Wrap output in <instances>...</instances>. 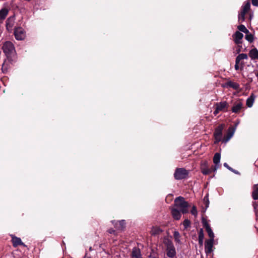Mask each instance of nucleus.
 Here are the masks:
<instances>
[{"instance_id":"f257e3e1","label":"nucleus","mask_w":258,"mask_h":258,"mask_svg":"<svg viewBox=\"0 0 258 258\" xmlns=\"http://www.w3.org/2000/svg\"><path fill=\"white\" fill-rule=\"evenodd\" d=\"M224 128V125L220 124L218 125L215 129L214 132L215 139L217 142L221 141L223 143H227L233 136L235 131V127L233 126L230 127L228 128V132L226 135H225L223 139H222V131Z\"/></svg>"},{"instance_id":"f03ea898","label":"nucleus","mask_w":258,"mask_h":258,"mask_svg":"<svg viewBox=\"0 0 258 258\" xmlns=\"http://www.w3.org/2000/svg\"><path fill=\"white\" fill-rule=\"evenodd\" d=\"M3 50L7 59L12 63L16 60V50L14 44L11 41H6L3 46Z\"/></svg>"},{"instance_id":"7ed1b4c3","label":"nucleus","mask_w":258,"mask_h":258,"mask_svg":"<svg viewBox=\"0 0 258 258\" xmlns=\"http://www.w3.org/2000/svg\"><path fill=\"white\" fill-rule=\"evenodd\" d=\"M175 206L178 208L183 214L188 213V203L184 200L183 197H179L175 200Z\"/></svg>"},{"instance_id":"20e7f679","label":"nucleus","mask_w":258,"mask_h":258,"mask_svg":"<svg viewBox=\"0 0 258 258\" xmlns=\"http://www.w3.org/2000/svg\"><path fill=\"white\" fill-rule=\"evenodd\" d=\"M188 174V172L184 168H177L174 172V178L177 180H181L185 178Z\"/></svg>"},{"instance_id":"39448f33","label":"nucleus","mask_w":258,"mask_h":258,"mask_svg":"<svg viewBox=\"0 0 258 258\" xmlns=\"http://www.w3.org/2000/svg\"><path fill=\"white\" fill-rule=\"evenodd\" d=\"M215 110L213 114L216 116L220 111H225L228 107V103L226 101L216 103L215 105Z\"/></svg>"},{"instance_id":"423d86ee","label":"nucleus","mask_w":258,"mask_h":258,"mask_svg":"<svg viewBox=\"0 0 258 258\" xmlns=\"http://www.w3.org/2000/svg\"><path fill=\"white\" fill-rule=\"evenodd\" d=\"M14 35L18 40H24L26 37L25 32L21 27H18L15 29Z\"/></svg>"},{"instance_id":"0eeeda50","label":"nucleus","mask_w":258,"mask_h":258,"mask_svg":"<svg viewBox=\"0 0 258 258\" xmlns=\"http://www.w3.org/2000/svg\"><path fill=\"white\" fill-rule=\"evenodd\" d=\"M214 240H206L205 243V250L207 256H211L213 251Z\"/></svg>"},{"instance_id":"6e6552de","label":"nucleus","mask_w":258,"mask_h":258,"mask_svg":"<svg viewBox=\"0 0 258 258\" xmlns=\"http://www.w3.org/2000/svg\"><path fill=\"white\" fill-rule=\"evenodd\" d=\"M234 42L237 44H242V39L243 37V34L239 31H236L232 36Z\"/></svg>"},{"instance_id":"1a4fd4ad","label":"nucleus","mask_w":258,"mask_h":258,"mask_svg":"<svg viewBox=\"0 0 258 258\" xmlns=\"http://www.w3.org/2000/svg\"><path fill=\"white\" fill-rule=\"evenodd\" d=\"M243 108V103L240 101H237L235 102L233 107H232L231 110L233 112L238 113L240 112V110Z\"/></svg>"},{"instance_id":"9d476101","label":"nucleus","mask_w":258,"mask_h":258,"mask_svg":"<svg viewBox=\"0 0 258 258\" xmlns=\"http://www.w3.org/2000/svg\"><path fill=\"white\" fill-rule=\"evenodd\" d=\"M220 154L218 153H216L213 158V162L215 164V166L213 167V171L215 172L217 169L219 167V163L220 161Z\"/></svg>"},{"instance_id":"9b49d317","label":"nucleus","mask_w":258,"mask_h":258,"mask_svg":"<svg viewBox=\"0 0 258 258\" xmlns=\"http://www.w3.org/2000/svg\"><path fill=\"white\" fill-rule=\"evenodd\" d=\"M201 171L203 174L205 175H208L211 173L212 171H213V168L209 169L207 166V162H204L201 165Z\"/></svg>"},{"instance_id":"f8f14e48","label":"nucleus","mask_w":258,"mask_h":258,"mask_svg":"<svg viewBox=\"0 0 258 258\" xmlns=\"http://www.w3.org/2000/svg\"><path fill=\"white\" fill-rule=\"evenodd\" d=\"M176 253L174 246L166 247V254L168 257L173 258L176 255Z\"/></svg>"},{"instance_id":"ddd939ff","label":"nucleus","mask_w":258,"mask_h":258,"mask_svg":"<svg viewBox=\"0 0 258 258\" xmlns=\"http://www.w3.org/2000/svg\"><path fill=\"white\" fill-rule=\"evenodd\" d=\"M248 55L251 59H258V50L255 48L251 49Z\"/></svg>"},{"instance_id":"4468645a","label":"nucleus","mask_w":258,"mask_h":258,"mask_svg":"<svg viewBox=\"0 0 258 258\" xmlns=\"http://www.w3.org/2000/svg\"><path fill=\"white\" fill-rule=\"evenodd\" d=\"M132 255L133 258H142L140 249L138 247H134L133 249Z\"/></svg>"},{"instance_id":"2eb2a0df","label":"nucleus","mask_w":258,"mask_h":258,"mask_svg":"<svg viewBox=\"0 0 258 258\" xmlns=\"http://www.w3.org/2000/svg\"><path fill=\"white\" fill-rule=\"evenodd\" d=\"M163 232V230L158 226H154L152 227L151 234L152 235L156 236L160 234Z\"/></svg>"},{"instance_id":"dca6fc26","label":"nucleus","mask_w":258,"mask_h":258,"mask_svg":"<svg viewBox=\"0 0 258 258\" xmlns=\"http://www.w3.org/2000/svg\"><path fill=\"white\" fill-rule=\"evenodd\" d=\"M171 213L173 217L175 220H179L181 218V214L179 210L173 208L171 210Z\"/></svg>"},{"instance_id":"f3484780","label":"nucleus","mask_w":258,"mask_h":258,"mask_svg":"<svg viewBox=\"0 0 258 258\" xmlns=\"http://www.w3.org/2000/svg\"><path fill=\"white\" fill-rule=\"evenodd\" d=\"M12 241L13 242V245L14 247H17L18 245H23V243L22 242L20 238L17 237L16 236H13L12 237Z\"/></svg>"},{"instance_id":"a211bd4d","label":"nucleus","mask_w":258,"mask_h":258,"mask_svg":"<svg viewBox=\"0 0 258 258\" xmlns=\"http://www.w3.org/2000/svg\"><path fill=\"white\" fill-rule=\"evenodd\" d=\"M9 13V10L6 8H3L0 10V21H3L7 16Z\"/></svg>"},{"instance_id":"6ab92c4d","label":"nucleus","mask_w":258,"mask_h":258,"mask_svg":"<svg viewBox=\"0 0 258 258\" xmlns=\"http://www.w3.org/2000/svg\"><path fill=\"white\" fill-rule=\"evenodd\" d=\"M252 197L255 200L258 199V186L257 184L253 186Z\"/></svg>"},{"instance_id":"aec40b11","label":"nucleus","mask_w":258,"mask_h":258,"mask_svg":"<svg viewBox=\"0 0 258 258\" xmlns=\"http://www.w3.org/2000/svg\"><path fill=\"white\" fill-rule=\"evenodd\" d=\"M248 56L245 53H241L239 54L236 58V63H240V61L242 59H247Z\"/></svg>"},{"instance_id":"412c9836","label":"nucleus","mask_w":258,"mask_h":258,"mask_svg":"<svg viewBox=\"0 0 258 258\" xmlns=\"http://www.w3.org/2000/svg\"><path fill=\"white\" fill-rule=\"evenodd\" d=\"M254 98L255 97L253 95H250V96L247 98L246 100V105L248 107H251L252 106Z\"/></svg>"},{"instance_id":"4be33fe9","label":"nucleus","mask_w":258,"mask_h":258,"mask_svg":"<svg viewBox=\"0 0 258 258\" xmlns=\"http://www.w3.org/2000/svg\"><path fill=\"white\" fill-rule=\"evenodd\" d=\"M163 242L166 247L174 246L172 241L168 237H164L163 239Z\"/></svg>"},{"instance_id":"5701e85b","label":"nucleus","mask_w":258,"mask_h":258,"mask_svg":"<svg viewBox=\"0 0 258 258\" xmlns=\"http://www.w3.org/2000/svg\"><path fill=\"white\" fill-rule=\"evenodd\" d=\"M227 86L232 88L234 89H238L239 87V85L235 83L232 81H229L227 83Z\"/></svg>"},{"instance_id":"b1692460","label":"nucleus","mask_w":258,"mask_h":258,"mask_svg":"<svg viewBox=\"0 0 258 258\" xmlns=\"http://www.w3.org/2000/svg\"><path fill=\"white\" fill-rule=\"evenodd\" d=\"M173 236L174 238L175 241L179 244H180V235L179 233L176 231H174L173 233Z\"/></svg>"},{"instance_id":"393cba45","label":"nucleus","mask_w":258,"mask_h":258,"mask_svg":"<svg viewBox=\"0 0 258 258\" xmlns=\"http://www.w3.org/2000/svg\"><path fill=\"white\" fill-rule=\"evenodd\" d=\"M238 29L245 34L249 33V31L246 29L245 26L243 25H240L237 27Z\"/></svg>"},{"instance_id":"a878e982","label":"nucleus","mask_w":258,"mask_h":258,"mask_svg":"<svg viewBox=\"0 0 258 258\" xmlns=\"http://www.w3.org/2000/svg\"><path fill=\"white\" fill-rule=\"evenodd\" d=\"M246 13H245L243 11H241L240 12V13L238 15V21L240 22H242L245 20V15Z\"/></svg>"},{"instance_id":"bb28decb","label":"nucleus","mask_w":258,"mask_h":258,"mask_svg":"<svg viewBox=\"0 0 258 258\" xmlns=\"http://www.w3.org/2000/svg\"><path fill=\"white\" fill-rule=\"evenodd\" d=\"M250 7V3L247 2L245 5L242 7V9L241 11H243L245 13H247L248 11L249 10Z\"/></svg>"},{"instance_id":"cd10ccee","label":"nucleus","mask_w":258,"mask_h":258,"mask_svg":"<svg viewBox=\"0 0 258 258\" xmlns=\"http://www.w3.org/2000/svg\"><path fill=\"white\" fill-rule=\"evenodd\" d=\"M206 231H207L208 234L210 237V239L209 240H214V233L213 232L211 228H209L208 229H206Z\"/></svg>"},{"instance_id":"c85d7f7f","label":"nucleus","mask_w":258,"mask_h":258,"mask_svg":"<svg viewBox=\"0 0 258 258\" xmlns=\"http://www.w3.org/2000/svg\"><path fill=\"white\" fill-rule=\"evenodd\" d=\"M246 34L245 36L246 40H247L248 41H249L250 42H252L253 40V35L251 34H250L249 32Z\"/></svg>"},{"instance_id":"c756f323","label":"nucleus","mask_w":258,"mask_h":258,"mask_svg":"<svg viewBox=\"0 0 258 258\" xmlns=\"http://www.w3.org/2000/svg\"><path fill=\"white\" fill-rule=\"evenodd\" d=\"M183 225L184 226V229H187L190 225V222L188 219H185L183 222Z\"/></svg>"},{"instance_id":"7c9ffc66","label":"nucleus","mask_w":258,"mask_h":258,"mask_svg":"<svg viewBox=\"0 0 258 258\" xmlns=\"http://www.w3.org/2000/svg\"><path fill=\"white\" fill-rule=\"evenodd\" d=\"M202 223L203 226L206 228V230L208 229L209 228H211L210 225L209 224L207 220L204 218L202 219Z\"/></svg>"},{"instance_id":"2f4dec72","label":"nucleus","mask_w":258,"mask_h":258,"mask_svg":"<svg viewBox=\"0 0 258 258\" xmlns=\"http://www.w3.org/2000/svg\"><path fill=\"white\" fill-rule=\"evenodd\" d=\"M191 214L196 217L198 215V211L195 206H193L191 210Z\"/></svg>"},{"instance_id":"473e14b6","label":"nucleus","mask_w":258,"mask_h":258,"mask_svg":"<svg viewBox=\"0 0 258 258\" xmlns=\"http://www.w3.org/2000/svg\"><path fill=\"white\" fill-rule=\"evenodd\" d=\"M199 239H204V231L203 229H200L199 232H198Z\"/></svg>"},{"instance_id":"72a5a7b5","label":"nucleus","mask_w":258,"mask_h":258,"mask_svg":"<svg viewBox=\"0 0 258 258\" xmlns=\"http://www.w3.org/2000/svg\"><path fill=\"white\" fill-rule=\"evenodd\" d=\"M204 202L205 204L206 208H207L209 207V201L208 196H206V197H204Z\"/></svg>"},{"instance_id":"f704fd0d","label":"nucleus","mask_w":258,"mask_h":258,"mask_svg":"<svg viewBox=\"0 0 258 258\" xmlns=\"http://www.w3.org/2000/svg\"><path fill=\"white\" fill-rule=\"evenodd\" d=\"M119 227L118 228L122 229L125 225V222L124 220H121L119 221Z\"/></svg>"},{"instance_id":"c9c22d12","label":"nucleus","mask_w":258,"mask_h":258,"mask_svg":"<svg viewBox=\"0 0 258 258\" xmlns=\"http://www.w3.org/2000/svg\"><path fill=\"white\" fill-rule=\"evenodd\" d=\"M251 3L254 6H258V0H251Z\"/></svg>"},{"instance_id":"e433bc0d","label":"nucleus","mask_w":258,"mask_h":258,"mask_svg":"<svg viewBox=\"0 0 258 258\" xmlns=\"http://www.w3.org/2000/svg\"><path fill=\"white\" fill-rule=\"evenodd\" d=\"M239 63H236V60H235V64L234 67H235V69L236 70H239Z\"/></svg>"},{"instance_id":"4c0bfd02","label":"nucleus","mask_w":258,"mask_h":258,"mask_svg":"<svg viewBox=\"0 0 258 258\" xmlns=\"http://www.w3.org/2000/svg\"><path fill=\"white\" fill-rule=\"evenodd\" d=\"M224 166L225 167H226L227 168H228L229 170H232V168H231L230 167H229V166H228V165L227 164V163H224Z\"/></svg>"},{"instance_id":"58836bf2","label":"nucleus","mask_w":258,"mask_h":258,"mask_svg":"<svg viewBox=\"0 0 258 258\" xmlns=\"http://www.w3.org/2000/svg\"><path fill=\"white\" fill-rule=\"evenodd\" d=\"M199 243L200 245H203L204 239H199Z\"/></svg>"},{"instance_id":"ea45409f","label":"nucleus","mask_w":258,"mask_h":258,"mask_svg":"<svg viewBox=\"0 0 258 258\" xmlns=\"http://www.w3.org/2000/svg\"><path fill=\"white\" fill-rule=\"evenodd\" d=\"M115 232V230L112 228L108 230V232L110 233H114Z\"/></svg>"},{"instance_id":"a19ab883","label":"nucleus","mask_w":258,"mask_h":258,"mask_svg":"<svg viewBox=\"0 0 258 258\" xmlns=\"http://www.w3.org/2000/svg\"><path fill=\"white\" fill-rule=\"evenodd\" d=\"M4 66H5V63H4L2 66V69L3 70L4 69Z\"/></svg>"},{"instance_id":"79ce46f5","label":"nucleus","mask_w":258,"mask_h":258,"mask_svg":"<svg viewBox=\"0 0 258 258\" xmlns=\"http://www.w3.org/2000/svg\"><path fill=\"white\" fill-rule=\"evenodd\" d=\"M240 51V49H237V52H239Z\"/></svg>"},{"instance_id":"37998d69","label":"nucleus","mask_w":258,"mask_h":258,"mask_svg":"<svg viewBox=\"0 0 258 258\" xmlns=\"http://www.w3.org/2000/svg\"><path fill=\"white\" fill-rule=\"evenodd\" d=\"M256 76L257 77H258V72L256 73Z\"/></svg>"},{"instance_id":"c03bdc74","label":"nucleus","mask_w":258,"mask_h":258,"mask_svg":"<svg viewBox=\"0 0 258 258\" xmlns=\"http://www.w3.org/2000/svg\"><path fill=\"white\" fill-rule=\"evenodd\" d=\"M201 258H204L203 257H202Z\"/></svg>"}]
</instances>
